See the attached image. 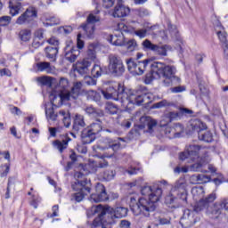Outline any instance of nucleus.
Listing matches in <instances>:
<instances>
[{"label": "nucleus", "instance_id": "1", "mask_svg": "<svg viewBox=\"0 0 228 228\" xmlns=\"http://www.w3.org/2000/svg\"><path fill=\"white\" fill-rule=\"evenodd\" d=\"M215 200H216V193L212 192L208 197L200 200V201L194 206L193 210L184 209L183 216L180 219V224L182 227L190 228L192 227V225H195V224L200 220L199 213H200V211H204V209L206 210L207 215L211 218H218V216L222 215L224 208L220 202L213 204Z\"/></svg>", "mask_w": 228, "mask_h": 228}, {"label": "nucleus", "instance_id": "2", "mask_svg": "<svg viewBox=\"0 0 228 228\" xmlns=\"http://www.w3.org/2000/svg\"><path fill=\"white\" fill-rule=\"evenodd\" d=\"M141 193L147 198H140L138 202L134 197L130 198V209L135 216H151V213L156 211V203L161 199L163 190L158 187L155 191L152 187L146 185L142 187Z\"/></svg>", "mask_w": 228, "mask_h": 228}, {"label": "nucleus", "instance_id": "3", "mask_svg": "<svg viewBox=\"0 0 228 228\" xmlns=\"http://www.w3.org/2000/svg\"><path fill=\"white\" fill-rule=\"evenodd\" d=\"M102 95L107 101H116L119 102L123 108H127L129 104H136L140 106L145 98L151 99L149 94H137L133 90H126L122 84H118L116 86H109L106 89H102Z\"/></svg>", "mask_w": 228, "mask_h": 228}, {"label": "nucleus", "instance_id": "4", "mask_svg": "<svg viewBox=\"0 0 228 228\" xmlns=\"http://www.w3.org/2000/svg\"><path fill=\"white\" fill-rule=\"evenodd\" d=\"M129 209L126 207H115L111 208L108 205L102 206V204L97 206H93L91 208L92 215H98L96 218L92 223L93 227L102 228H111L114 224L116 218H126L127 216V213Z\"/></svg>", "mask_w": 228, "mask_h": 228}, {"label": "nucleus", "instance_id": "5", "mask_svg": "<svg viewBox=\"0 0 228 228\" xmlns=\"http://www.w3.org/2000/svg\"><path fill=\"white\" fill-rule=\"evenodd\" d=\"M68 85L69 81L65 78H61L59 82V86L53 89L49 96L52 106H54V102L58 97L61 102H66L67 101H76V99L81 95V88H83L81 82L75 83L70 91H65Z\"/></svg>", "mask_w": 228, "mask_h": 228}, {"label": "nucleus", "instance_id": "6", "mask_svg": "<svg viewBox=\"0 0 228 228\" xmlns=\"http://www.w3.org/2000/svg\"><path fill=\"white\" fill-rule=\"evenodd\" d=\"M201 151L206 152L202 146L191 144L186 147L184 151L180 153L179 159H181V161L188 159V161L193 163L191 166L192 172H202V168L206 167V158L200 157Z\"/></svg>", "mask_w": 228, "mask_h": 228}, {"label": "nucleus", "instance_id": "7", "mask_svg": "<svg viewBox=\"0 0 228 228\" xmlns=\"http://www.w3.org/2000/svg\"><path fill=\"white\" fill-rule=\"evenodd\" d=\"M154 69L157 72V77L164 79L162 82L164 86H175L181 83V78L175 76L177 69L175 66L155 61Z\"/></svg>", "mask_w": 228, "mask_h": 228}, {"label": "nucleus", "instance_id": "8", "mask_svg": "<svg viewBox=\"0 0 228 228\" xmlns=\"http://www.w3.org/2000/svg\"><path fill=\"white\" fill-rule=\"evenodd\" d=\"M101 131H102V121H101V119H96L82 129L80 138L83 145L94 143L97 139V134H99Z\"/></svg>", "mask_w": 228, "mask_h": 228}, {"label": "nucleus", "instance_id": "9", "mask_svg": "<svg viewBox=\"0 0 228 228\" xmlns=\"http://www.w3.org/2000/svg\"><path fill=\"white\" fill-rule=\"evenodd\" d=\"M71 188L74 191H77L72 195L71 200L81 202L85 196L89 195L90 191H92V182L88 179L77 180L71 184Z\"/></svg>", "mask_w": 228, "mask_h": 228}, {"label": "nucleus", "instance_id": "10", "mask_svg": "<svg viewBox=\"0 0 228 228\" xmlns=\"http://www.w3.org/2000/svg\"><path fill=\"white\" fill-rule=\"evenodd\" d=\"M191 127L194 133H198V138L200 142H205L206 143H211L213 142V133L211 131H206L208 126L200 121V119L191 120Z\"/></svg>", "mask_w": 228, "mask_h": 228}, {"label": "nucleus", "instance_id": "11", "mask_svg": "<svg viewBox=\"0 0 228 228\" xmlns=\"http://www.w3.org/2000/svg\"><path fill=\"white\" fill-rule=\"evenodd\" d=\"M109 71L114 77H120L124 76L126 72V66H124V61L117 54L109 55Z\"/></svg>", "mask_w": 228, "mask_h": 228}, {"label": "nucleus", "instance_id": "12", "mask_svg": "<svg viewBox=\"0 0 228 228\" xmlns=\"http://www.w3.org/2000/svg\"><path fill=\"white\" fill-rule=\"evenodd\" d=\"M140 125H135L134 128L131 129L130 134L134 136H140V130L145 129L147 126L150 133L158 126V121L156 119H152V118L149 116H142L139 119Z\"/></svg>", "mask_w": 228, "mask_h": 228}, {"label": "nucleus", "instance_id": "13", "mask_svg": "<svg viewBox=\"0 0 228 228\" xmlns=\"http://www.w3.org/2000/svg\"><path fill=\"white\" fill-rule=\"evenodd\" d=\"M99 20H101L99 17L90 13L86 18V21L80 26L87 38L92 39L95 37V24L99 22Z\"/></svg>", "mask_w": 228, "mask_h": 228}, {"label": "nucleus", "instance_id": "14", "mask_svg": "<svg viewBox=\"0 0 228 228\" xmlns=\"http://www.w3.org/2000/svg\"><path fill=\"white\" fill-rule=\"evenodd\" d=\"M186 179L184 177H180L175 183L171 191L177 195L178 199L183 200V202H187L188 200V191H186Z\"/></svg>", "mask_w": 228, "mask_h": 228}, {"label": "nucleus", "instance_id": "15", "mask_svg": "<svg viewBox=\"0 0 228 228\" xmlns=\"http://www.w3.org/2000/svg\"><path fill=\"white\" fill-rule=\"evenodd\" d=\"M38 17V11L35 7H28L20 17L16 20V24L22 26L24 24H31L35 19Z\"/></svg>", "mask_w": 228, "mask_h": 228}, {"label": "nucleus", "instance_id": "16", "mask_svg": "<svg viewBox=\"0 0 228 228\" xmlns=\"http://www.w3.org/2000/svg\"><path fill=\"white\" fill-rule=\"evenodd\" d=\"M96 192L91 194L90 200L91 202H106V200H110V196L108 192H106V187L104 184L98 183L95 187Z\"/></svg>", "mask_w": 228, "mask_h": 228}, {"label": "nucleus", "instance_id": "17", "mask_svg": "<svg viewBox=\"0 0 228 228\" xmlns=\"http://www.w3.org/2000/svg\"><path fill=\"white\" fill-rule=\"evenodd\" d=\"M90 67H92V61L83 59L73 64V70L79 76H86L90 72Z\"/></svg>", "mask_w": 228, "mask_h": 228}, {"label": "nucleus", "instance_id": "18", "mask_svg": "<svg viewBox=\"0 0 228 228\" xmlns=\"http://www.w3.org/2000/svg\"><path fill=\"white\" fill-rule=\"evenodd\" d=\"M69 142H72V139L69 136V134H64L61 135L60 139L53 142V146L59 151L60 154H63V151L69 147Z\"/></svg>", "mask_w": 228, "mask_h": 228}, {"label": "nucleus", "instance_id": "19", "mask_svg": "<svg viewBox=\"0 0 228 228\" xmlns=\"http://www.w3.org/2000/svg\"><path fill=\"white\" fill-rule=\"evenodd\" d=\"M131 13V9L124 4H122V0H118V4H116L112 16L118 19H121L124 17H127Z\"/></svg>", "mask_w": 228, "mask_h": 228}, {"label": "nucleus", "instance_id": "20", "mask_svg": "<svg viewBox=\"0 0 228 228\" xmlns=\"http://www.w3.org/2000/svg\"><path fill=\"white\" fill-rule=\"evenodd\" d=\"M86 127V122H85V116L81 114H76L73 117V125H72V131L75 133H79L81 129Z\"/></svg>", "mask_w": 228, "mask_h": 228}, {"label": "nucleus", "instance_id": "21", "mask_svg": "<svg viewBox=\"0 0 228 228\" xmlns=\"http://www.w3.org/2000/svg\"><path fill=\"white\" fill-rule=\"evenodd\" d=\"M69 47H70V45H66V47L64 48L65 51V60H67V61H69V63H74V61H76V60H77V56H79V50H77V48L75 47H71L70 49H69Z\"/></svg>", "mask_w": 228, "mask_h": 228}, {"label": "nucleus", "instance_id": "22", "mask_svg": "<svg viewBox=\"0 0 228 228\" xmlns=\"http://www.w3.org/2000/svg\"><path fill=\"white\" fill-rule=\"evenodd\" d=\"M179 200H181L179 196H177V194L174 193L171 191V193L166 197L165 203L169 208L176 209V208H179L181 206Z\"/></svg>", "mask_w": 228, "mask_h": 228}, {"label": "nucleus", "instance_id": "23", "mask_svg": "<svg viewBox=\"0 0 228 228\" xmlns=\"http://www.w3.org/2000/svg\"><path fill=\"white\" fill-rule=\"evenodd\" d=\"M150 59H146L142 61H137V63L135 64L134 69H132V73L136 74L137 76H142L143 72H145V69L147 67H149V64L151 62Z\"/></svg>", "mask_w": 228, "mask_h": 228}, {"label": "nucleus", "instance_id": "24", "mask_svg": "<svg viewBox=\"0 0 228 228\" xmlns=\"http://www.w3.org/2000/svg\"><path fill=\"white\" fill-rule=\"evenodd\" d=\"M148 67L151 68V70L149 73L145 75L144 77V83L145 85H151V81H154V79H159V77H158V73L154 67H156V62H151L148 65Z\"/></svg>", "mask_w": 228, "mask_h": 228}, {"label": "nucleus", "instance_id": "25", "mask_svg": "<svg viewBox=\"0 0 228 228\" xmlns=\"http://www.w3.org/2000/svg\"><path fill=\"white\" fill-rule=\"evenodd\" d=\"M99 149H101V151H106V149H111L113 152H118L120 149V142H116L115 141L107 138L105 140V144L99 145Z\"/></svg>", "mask_w": 228, "mask_h": 228}, {"label": "nucleus", "instance_id": "26", "mask_svg": "<svg viewBox=\"0 0 228 228\" xmlns=\"http://www.w3.org/2000/svg\"><path fill=\"white\" fill-rule=\"evenodd\" d=\"M37 72H46V74H54V67L51 66V62L40 61L36 63Z\"/></svg>", "mask_w": 228, "mask_h": 228}, {"label": "nucleus", "instance_id": "27", "mask_svg": "<svg viewBox=\"0 0 228 228\" xmlns=\"http://www.w3.org/2000/svg\"><path fill=\"white\" fill-rule=\"evenodd\" d=\"M167 29H168L173 40H176V42H183V38L181 37V35L179 34V30H177V26L172 24V21H170V20L167 21Z\"/></svg>", "mask_w": 228, "mask_h": 228}, {"label": "nucleus", "instance_id": "28", "mask_svg": "<svg viewBox=\"0 0 228 228\" xmlns=\"http://www.w3.org/2000/svg\"><path fill=\"white\" fill-rule=\"evenodd\" d=\"M108 41L112 45H117L118 47H123L124 42L126 41V37H124V34L120 33L118 35H110Z\"/></svg>", "mask_w": 228, "mask_h": 228}, {"label": "nucleus", "instance_id": "29", "mask_svg": "<svg viewBox=\"0 0 228 228\" xmlns=\"http://www.w3.org/2000/svg\"><path fill=\"white\" fill-rule=\"evenodd\" d=\"M58 51H60V46H46L45 48L46 58H48V60H51L52 61H56Z\"/></svg>", "mask_w": 228, "mask_h": 228}, {"label": "nucleus", "instance_id": "30", "mask_svg": "<svg viewBox=\"0 0 228 228\" xmlns=\"http://www.w3.org/2000/svg\"><path fill=\"white\" fill-rule=\"evenodd\" d=\"M168 51H172V46L169 45H157L155 46L154 54L158 56H168Z\"/></svg>", "mask_w": 228, "mask_h": 228}, {"label": "nucleus", "instance_id": "31", "mask_svg": "<svg viewBox=\"0 0 228 228\" xmlns=\"http://www.w3.org/2000/svg\"><path fill=\"white\" fill-rule=\"evenodd\" d=\"M20 8H22V4L20 2H17V0L9 1L10 13L12 17L19 15Z\"/></svg>", "mask_w": 228, "mask_h": 228}, {"label": "nucleus", "instance_id": "32", "mask_svg": "<svg viewBox=\"0 0 228 228\" xmlns=\"http://www.w3.org/2000/svg\"><path fill=\"white\" fill-rule=\"evenodd\" d=\"M217 37L220 40V42H222L224 49V54L226 56H228V41H227V33L225 31H217Z\"/></svg>", "mask_w": 228, "mask_h": 228}, {"label": "nucleus", "instance_id": "33", "mask_svg": "<svg viewBox=\"0 0 228 228\" xmlns=\"http://www.w3.org/2000/svg\"><path fill=\"white\" fill-rule=\"evenodd\" d=\"M37 81L41 86H48V88H51V86H53V77H37Z\"/></svg>", "mask_w": 228, "mask_h": 228}, {"label": "nucleus", "instance_id": "34", "mask_svg": "<svg viewBox=\"0 0 228 228\" xmlns=\"http://www.w3.org/2000/svg\"><path fill=\"white\" fill-rule=\"evenodd\" d=\"M136 40L134 39H125V42L123 43V47H126V49L128 51V53H133L137 47Z\"/></svg>", "mask_w": 228, "mask_h": 228}, {"label": "nucleus", "instance_id": "35", "mask_svg": "<svg viewBox=\"0 0 228 228\" xmlns=\"http://www.w3.org/2000/svg\"><path fill=\"white\" fill-rule=\"evenodd\" d=\"M85 111L87 115H93V117H104V112L94 108V106L86 107Z\"/></svg>", "mask_w": 228, "mask_h": 228}, {"label": "nucleus", "instance_id": "36", "mask_svg": "<svg viewBox=\"0 0 228 228\" xmlns=\"http://www.w3.org/2000/svg\"><path fill=\"white\" fill-rule=\"evenodd\" d=\"M156 44L151 43V41L149 39H145L142 43V51L146 52L151 51V53H154V51L156 50Z\"/></svg>", "mask_w": 228, "mask_h": 228}, {"label": "nucleus", "instance_id": "37", "mask_svg": "<svg viewBox=\"0 0 228 228\" xmlns=\"http://www.w3.org/2000/svg\"><path fill=\"white\" fill-rule=\"evenodd\" d=\"M91 74L93 77H95L97 79V77H101V76L104 74V71L102 70V67H101V65L94 64L93 69H91Z\"/></svg>", "mask_w": 228, "mask_h": 228}, {"label": "nucleus", "instance_id": "38", "mask_svg": "<svg viewBox=\"0 0 228 228\" xmlns=\"http://www.w3.org/2000/svg\"><path fill=\"white\" fill-rule=\"evenodd\" d=\"M19 37L22 42H29L31 39V30L25 28L20 31Z\"/></svg>", "mask_w": 228, "mask_h": 228}, {"label": "nucleus", "instance_id": "39", "mask_svg": "<svg viewBox=\"0 0 228 228\" xmlns=\"http://www.w3.org/2000/svg\"><path fill=\"white\" fill-rule=\"evenodd\" d=\"M59 115L62 117V122L65 127H70V114H67L65 110L59 111Z\"/></svg>", "mask_w": 228, "mask_h": 228}, {"label": "nucleus", "instance_id": "40", "mask_svg": "<svg viewBox=\"0 0 228 228\" xmlns=\"http://www.w3.org/2000/svg\"><path fill=\"white\" fill-rule=\"evenodd\" d=\"M167 118H169V122H174V120H179V118H183V116L181 115V110L171 111L167 114Z\"/></svg>", "mask_w": 228, "mask_h": 228}, {"label": "nucleus", "instance_id": "41", "mask_svg": "<svg viewBox=\"0 0 228 228\" xmlns=\"http://www.w3.org/2000/svg\"><path fill=\"white\" fill-rule=\"evenodd\" d=\"M46 118H50V120H56L58 118V114L54 113V108L51 107L49 109H45Z\"/></svg>", "mask_w": 228, "mask_h": 228}, {"label": "nucleus", "instance_id": "42", "mask_svg": "<svg viewBox=\"0 0 228 228\" xmlns=\"http://www.w3.org/2000/svg\"><path fill=\"white\" fill-rule=\"evenodd\" d=\"M105 110L110 115H117L118 113V109L117 108V105L109 102L107 106L105 107Z\"/></svg>", "mask_w": 228, "mask_h": 228}, {"label": "nucleus", "instance_id": "43", "mask_svg": "<svg viewBox=\"0 0 228 228\" xmlns=\"http://www.w3.org/2000/svg\"><path fill=\"white\" fill-rule=\"evenodd\" d=\"M43 24L45 28H49V26H56V24H60V21L56 20L55 17H50L46 18L45 21H43Z\"/></svg>", "mask_w": 228, "mask_h": 228}, {"label": "nucleus", "instance_id": "44", "mask_svg": "<svg viewBox=\"0 0 228 228\" xmlns=\"http://www.w3.org/2000/svg\"><path fill=\"white\" fill-rule=\"evenodd\" d=\"M116 173L115 171L111 170V169H106L103 172V179L104 181H111L112 179L115 178Z\"/></svg>", "mask_w": 228, "mask_h": 228}, {"label": "nucleus", "instance_id": "45", "mask_svg": "<svg viewBox=\"0 0 228 228\" xmlns=\"http://www.w3.org/2000/svg\"><path fill=\"white\" fill-rule=\"evenodd\" d=\"M85 60H88V61H91V65H92V61H95V60H97V55L95 53V50L89 48L87 50V57L85 58Z\"/></svg>", "mask_w": 228, "mask_h": 228}, {"label": "nucleus", "instance_id": "46", "mask_svg": "<svg viewBox=\"0 0 228 228\" xmlns=\"http://www.w3.org/2000/svg\"><path fill=\"white\" fill-rule=\"evenodd\" d=\"M199 184H206V183H211V176L208 175H198Z\"/></svg>", "mask_w": 228, "mask_h": 228}, {"label": "nucleus", "instance_id": "47", "mask_svg": "<svg viewBox=\"0 0 228 228\" xmlns=\"http://www.w3.org/2000/svg\"><path fill=\"white\" fill-rule=\"evenodd\" d=\"M89 95L95 102H101V93L97 91H89Z\"/></svg>", "mask_w": 228, "mask_h": 228}, {"label": "nucleus", "instance_id": "48", "mask_svg": "<svg viewBox=\"0 0 228 228\" xmlns=\"http://www.w3.org/2000/svg\"><path fill=\"white\" fill-rule=\"evenodd\" d=\"M85 83L86 85H88V86H95V85H97V80L90 76L86 77V75Z\"/></svg>", "mask_w": 228, "mask_h": 228}, {"label": "nucleus", "instance_id": "49", "mask_svg": "<svg viewBox=\"0 0 228 228\" xmlns=\"http://www.w3.org/2000/svg\"><path fill=\"white\" fill-rule=\"evenodd\" d=\"M165 106H170V104H168V102H167V100H162L159 102H156L152 105L153 110H158L159 108H165Z\"/></svg>", "mask_w": 228, "mask_h": 228}, {"label": "nucleus", "instance_id": "50", "mask_svg": "<svg viewBox=\"0 0 228 228\" xmlns=\"http://www.w3.org/2000/svg\"><path fill=\"white\" fill-rule=\"evenodd\" d=\"M157 222H158L157 225H168V224H170V218L159 216L157 218Z\"/></svg>", "mask_w": 228, "mask_h": 228}, {"label": "nucleus", "instance_id": "51", "mask_svg": "<svg viewBox=\"0 0 228 228\" xmlns=\"http://www.w3.org/2000/svg\"><path fill=\"white\" fill-rule=\"evenodd\" d=\"M81 38H83V35L81 33H78L77 36V49H83L85 47V41H83Z\"/></svg>", "mask_w": 228, "mask_h": 228}, {"label": "nucleus", "instance_id": "52", "mask_svg": "<svg viewBox=\"0 0 228 228\" xmlns=\"http://www.w3.org/2000/svg\"><path fill=\"white\" fill-rule=\"evenodd\" d=\"M12 22V17L10 16H2L0 18V26L4 27L8 26Z\"/></svg>", "mask_w": 228, "mask_h": 228}, {"label": "nucleus", "instance_id": "53", "mask_svg": "<svg viewBox=\"0 0 228 228\" xmlns=\"http://www.w3.org/2000/svg\"><path fill=\"white\" fill-rule=\"evenodd\" d=\"M136 63H137V61H134V60H133V58L126 60L127 69L129 72H133Z\"/></svg>", "mask_w": 228, "mask_h": 228}, {"label": "nucleus", "instance_id": "54", "mask_svg": "<svg viewBox=\"0 0 228 228\" xmlns=\"http://www.w3.org/2000/svg\"><path fill=\"white\" fill-rule=\"evenodd\" d=\"M137 15H139V17H149L150 12L149 10L145 9V8H139L135 10Z\"/></svg>", "mask_w": 228, "mask_h": 228}, {"label": "nucleus", "instance_id": "55", "mask_svg": "<svg viewBox=\"0 0 228 228\" xmlns=\"http://www.w3.org/2000/svg\"><path fill=\"white\" fill-rule=\"evenodd\" d=\"M147 28L144 27V28L142 29H139V30H135L134 34L136 35V37H139V38H145V37H147Z\"/></svg>", "mask_w": 228, "mask_h": 228}, {"label": "nucleus", "instance_id": "56", "mask_svg": "<svg viewBox=\"0 0 228 228\" xmlns=\"http://www.w3.org/2000/svg\"><path fill=\"white\" fill-rule=\"evenodd\" d=\"M172 94H181L182 92H186V86H178L171 88Z\"/></svg>", "mask_w": 228, "mask_h": 228}, {"label": "nucleus", "instance_id": "57", "mask_svg": "<svg viewBox=\"0 0 228 228\" xmlns=\"http://www.w3.org/2000/svg\"><path fill=\"white\" fill-rule=\"evenodd\" d=\"M52 211L53 213L52 214H48L47 215V217L48 218H54V216H58V213L60 211V207L58 205H54L53 208H52Z\"/></svg>", "mask_w": 228, "mask_h": 228}, {"label": "nucleus", "instance_id": "58", "mask_svg": "<svg viewBox=\"0 0 228 228\" xmlns=\"http://www.w3.org/2000/svg\"><path fill=\"white\" fill-rule=\"evenodd\" d=\"M47 43L50 45H53V47H60V40H58L56 37H52L47 40Z\"/></svg>", "mask_w": 228, "mask_h": 228}, {"label": "nucleus", "instance_id": "59", "mask_svg": "<svg viewBox=\"0 0 228 228\" xmlns=\"http://www.w3.org/2000/svg\"><path fill=\"white\" fill-rule=\"evenodd\" d=\"M103 8H111L115 4V0H102Z\"/></svg>", "mask_w": 228, "mask_h": 228}, {"label": "nucleus", "instance_id": "60", "mask_svg": "<svg viewBox=\"0 0 228 228\" xmlns=\"http://www.w3.org/2000/svg\"><path fill=\"white\" fill-rule=\"evenodd\" d=\"M74 29L72 28L71 26H65V27H61L60 28L61 33H64V35H70V33L73 31Z\"/></svg>", "mask_w": 228, "mask_h": 228}, {"label": "nucleus", "instance_id": "61", "mask_svg": "<svg viewBox=\"0 0 228 228\" xmlns=\"http://www.w3.org/2000/svg\"><path fill=\"white\" fill-rule=\"evenodd\" d=\"M0 76H7L8 77H12V71L6 68L0 69Z\"/></svg>", "mask_w": 228, "mask_h": 228}, {"label": "nucleus", "instance_id": "62", "mask_svg": "<svg viewBox=\"0 0 228 228\" xmlns=\"http://www.w3.org/2000/svg\"><path fill=\"white\" fill-rule=\"evenodd\" d=\"M191 184H199V175H192L190 177Z\"/></svg>", "mask_w": 228, "mask_h": 228}, {"label": "nucleus", "instance_id": "63", "mask_svg": "<svg viewBox=\"0 0 228 228\" xmlns=\"http://www.w3.org/2000/svg\"><path fill=\"white\" fill-rule=\"evenodd\" d=\"M219 202H220V204H221L223 209H224V211H228V198L224 199V200H222L219 201Z\"/></svg>", "mask_w": 228, "mask_h": 228}, {"label": "nucleus", "instance_id": "64", "mask_svg": "<svg viewBox=\"0 0 228 228\" xmlns=\"http://www.w3.org/2000/svg\"><path fill=\"white\" fill-rule=\"evenodd\" d=\"M119 227H121V228H129V227H131V222H129L127 220H122L120 222Z\"/></svg>", "mask_w": 228, "mask_h": 228}]
</instances>
